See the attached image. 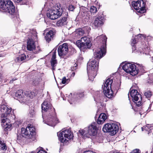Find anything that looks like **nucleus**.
I'll use <instances>...</instances> for the list:
<instances>
[{"label": "nucleus", "mask_w": 153, "mask_h": 153, "mask_svg": "<svg viewBox=\"0 0 153 153\" xmlns=\"http://www.w3.org/2000/svg\"><path fill=\"white\" fill-rule=\"evenodd\" d=\"M24 94V92L23 93L22 90L17 91L15 94V97L18 99L19 101L21 103L25 102L27 101L26 97Z\"/></svg>", "instance_id": "nucleus-16"}, {"label": "nucleus", "mask_w": 153, "mask_h": 153, "mask_svg": "<svg viewBox=\"0 0 153 153\" xmlns=\"http://www.w3.org/2000/svg\"><path fill=\"white\" fill-rule=\"evenodd\" d=\"M17 138L18 139L20 140L21 138V136H19V135H17Z\"/></svg>", "instance_id": "nucleus-47"}, {"label": "nucleus", "mask_w": 153, "mask_h": 153, "mask_svg": "<svg viewBox=\"0 0 153 153\" xmlns=\"http://www.w3.org/2000/svg\"><path fill=\"white\" fill-rule=\"evenodd\" d=\"M97 123L96 122L92 123L87 127L83 129L80 130L79 132L82 135H85L88 137L89 136H96L97 132Z\"/></svg>", "instance_id": "nucleus-6"}, {"label": "nucleus", "mask_w": 153, "mask_h": 153, "mask_svg": "<svg viewBox=\"0 0 153 153\" xmlns=\"http://www.w3.org/2000/svg\"><path fill=\"white\" fill-rule=\"evenodd\" d=\"M24 94H25V96L26 97V99L27 97H30V98H32L35 96V93L33 91H29L24 92Z\"/></svg>", "instance_id": "nucleus-25"}, {"label": "nucleus", "mask_w": 153, "mask_h": 153, "mask_svg": "<svg viewBox=\"0 0 153 153\" xmlns=\"http://www.w3.org/2000/svg\"><path fill=\"white\" fill-rule=\"evenodd\" d=\"M97 10V8L94 6H92L90 8V11L91 14L96 13Z\"/></svg>", "instance_id": "nucleus-32"}, {"label": "nucleus", "mask_w": 153, "mask_h": 153, "mask_svg": "<svg viewBox=\"0 0 153 153\" xmlns=\"http://www.w3.org/2000/svg\"><path fill=\"white\" fill-rule=\"evenodd\" d=\"M68 50V44L64 43L62 45H60L58 49L59 55L62 58H64L67 54Z\"/></svg>", "instance_id": "nucleus-15"}, {"label": "nucleus", "mask_w": 153, "mask_h": 153, "mask_svg": "<svg viewBox=\"0 0 153 153\" xmlns=\"http://www.w3.org/2000/svg\"><path fill=\"white\" fill-rule=\"evenodd\" d=\"M144 94L146 97L149 100L152 95V93L150 91H148L144 93Z\"/></svg>", "instance_id": "nucleus-30"}, {"label": "nucleus", "mask_w": 153, "mask_h": 153, "mask_svg": "<svg viewBox=\"0 0 153 153\" xmlns=\"http://www.w3.org/2000/svg\"><path fill=\"white\" fill-rule=\"evenodd\" d=\"M113 82V78H108L102 86V88H103V92L105 95L108 98H111L113 96V89H116V90H118L120 85H120H117L116 87L112 86V88L111 85Z\"/></svg>", "instance_id": "nucleus-4"}, {"label": "nucleus", "mask_w": 153, "mask_h": 153, "mask_svg": "<svg viewBox=\"0 0 153 153\" xmlns=\"http://www.w3.org/2000/svg\"><path fill=\"white\" fill-rule=\"evenodd\" d=\"M55 33V32L52 30H50L47 33L45 37V39L47 42H49L51 40V39L53 38Z\"/></svg>", "instance_id": "nucleus-22"}, {"label": "nucleus", "mask_w": 153, "mask_h": 153, "mask_svg": "<svg viewBox=\"0 0 153 153\" xmlns=\"http://www.w3.org/2000/svg\"><path fill=\"white\" fill-rule=\"evenodd\" d=\"M106 118L107 116L104 113L101 114L98 118L97 123L99 124H102Z\"/></svg>", "instance_id": "nucleus-20"}, {"label": "nucleus", "mask_w": 153, "mask_h": 153, "mask_svg": "<svg viewBox=\"0 0 153 153\" xmlns=\"http://www.w3.org/2000/svg\"><path fill=\"white\" fill-rule=\"evenodd\" d=\"M146 48H147L148 50V49L149 48V47H148L147 46V47H146Z\"/></svg>", "instance_id": "nucleus-48"}, {"label": "nucleus", "mask_w": 153, "mask_h": 153, "mask_svg": "<svg viewBox=\"0 0 153 153\" xmlns=\"http://www.w3.org/2000/svg\"><path fill=\"white\" fill-rule=\"evenodd\" d=\"M83 153H96V152H94L90 150H88L85 151Z\"/></svg>", "instance_id": "nucleus-41"}, {"label": "nucleus", "mask_w": 153, "mask_h": 153, "mask_svg": "<svg viewBox=\"0 0 153 153\" xmlns=\"http://www.w3.org/2000/svg\"><path fill=\"white\" fill-rule=\"evenodd\" d=\"M118 129V126L115 123H106L102 128V130L104 132H109L111 135L116 134Z\"/></svg>", "instance_id": "nucleus-9"}, {"label": "nucleus", "mask_w": 153, "mask_h": 153, "mask_svg": "<svg viewBox=\"0 0 153 153\" xmlns=\"http://www.w3.org/2000/svg\"><path fill=\"white\" fill-rule=\"evenodd\" d=\"M39 82V79L38 78H36L33 80V84L35 85H36L38 84Z\"/></svg>", "instance_id": "nucleus-35"}, {"label": "nucleus", "mask_w": 153, "mask_h": 153, "mask_svg": "<svg viewBox=\"0 0 153 153\" xmlns=\"http://www.w3.org/2000/svg\"><path fill=\"white\" fill-rule=\"evenodd\" d=\"M104 17L102 16L96 18L94 22V26L96 27H98L102 25L104 23Z\"/></svg>", "instance_id": "nucleus-18"}, {"label": "nucleus", "mask_w": 153, "mask_h": 153, "mask_svg": "<svg viewBox=\"0 0 153 153\" xmlns=\"http://www.w3.org/2000/svg\"><path fill=\"white\" fill-rule=\"evenodd\" d=\"M76 44L81 50L85 48H89L91 46V39L87 37H82L80 40H78L76 42Z\"/></svg>", "instance_id": "nucleus-8"}, {"label": "nucleus", "mask_w": 153, "mask_h": 153, "mask_svg": "<svg viewBox=\"0 0 153 153\" xmlns=\"http://www.w3.org/2000/svg\"><path fill=\"white\" fill-rule=\"evenodd\" d=\"M56 52H54L53 53L51 61V65L52 67V69L53 70H54L55 69V67L56 66V64L57 63V60L56 59Z\"/></svg>", "instance_id": "nucleus-21"}, {"label": "nucleus", "mask_w": 153, "mask_h": 153, "mask_svg": "<svg viewBox=\"0 0 153 153\" xmlns=\"http://www.w3.org/2000/svg\"><path fill=\"white\" fill-rule=\"evenodd\" d=\"M69 102L70 103V104H73V103L72 102H71L70 101Z\"/></svg>", "instance_id": "nucleus-49"}, {"label": "nucleus", "mask_w": 153, "mask_h": 153, "mask_svg": "<svg viewBox=\"0 0 153 153\" xmlns=\"http://www.w3.org/2000/svg\"><path fill=\"white\" fill-rule=\"evenodd\" d=\"M139 93L137 92V90H133L132 89L130 92V93L128 94V97H129V95H130L131 97H134L137 94H139Z\"/></svg>", "instance_id": "nucleus-27"}, {"label": "nucleus", "mask_w": 153, "mask_h": 153, "mask_svg": "<svg viewBox=\"0 0 153 153\" xmlns=\"http://www.w3.org/2000/svg\"><path fill=\"white\" fill-rule=\"evenodd\" d=\"M152 58H153V57H152Z\"/></svg>", "instance_id": "nucleus-51"}, {"label": "nucleus", "mask_w": 153, "mask_h": 153, "mask_svg": "<svg viewBox=\"0 0 153 153\" xmlns=\"http://www.w3.org/2000/svg\"><path fill=\"white\" fill-rule=\"evenodd\" d=\"M0 10L12 15H14L15 13V7L10 0H0Z\"/></svg>", "instance_id": "nucleus-5"}, {"label": "nucleus", "mask_w": 153, "mask_h": 153, "mask_svg": "<svg viewBox=\"0 0 153 153\" xmlns=\"http://www.w3.org/2000/svg\"><path fill=\"white\" fill-rule=\"evenodd\" d=\"M132 41L131 42V45L132 46H134V44L136 43L137 42V40H136V38L134 39H132Z\"/></svg>", "instance_id": "nucleus-39"}, {"label": "nucleus", "mask_w": 153, "mask_h": 153, "mask_svg": "<svg viewBox=\"0 0 153 153\" xmlns=\"http://www.w3.org/2000/svg\"><path fill=\"white\" fill-rule=\"evenodd\" d=\"M136 68L137 70H138V74H139L140 75L145 72L144 67L142 65L139 64Z\"/></svg>", "instance_id": "nucleus-26"}, {"label": "nucleus", "mask_w": 153, "mask_h": 153, "mask_svg": "<svg viewBox=\"0 0 153 153\" xmlns=\"http://www.w3.org/2000/svg\"><path fill=\"white\" fill-rule=\"evenodd\" d=\"M62 14V9H50L47 13L48 18L54 20L60 17Z\"/></svg>", "instance_id": "nucleus-12"}, {"label": "nucleus", "mask_w": 153, "mask_h": 153, "mask_svg": "<svg viewBox=\"0 0 153 153\" xmlns=\"http://www.w3.org/2000/svg\"><path fill=\"white\" fill-rule=\"evenodd\" d=\"M149 126H143L141 128L142 130L143 131V130H148V129H149Z\"/></svg>", "instance_id": "nucleus-38"}, {"label": "nucleus", "mask_w": 153, "mask_h": 153, "mask_svg": "<svg viewBox=\"0 0 153 153\" xmlns=\"http://www.w3.org/2000/svg\"><path fill=\"white\" fill-rule=\"evenodd\" d=\"M0 148L2 150H6L7 149V147L4 141H0Z\"/></svg>", "instance_id": "nucleus-28"}, {"label": "nucleus", "mask_w": 153, "mask_h": 153, "mask_svg": "<svg viewBox=\"0 0 153 153\" xmlns=\"http://www.w3.org/2000/svg\"><path fill=\"white\" fill-rule=\"evenodd\" d=\"M37 153H47V152L45 151L40 150L37 152Z\"/></svg>", "instance_id": "nucleus-43"}, {"label": "nucleus", "mask_w": 153, "mask_h": 153, "mask_svg": "<svg viewBox=\"0 0 153 153\" xmlns=\"http://www.w3.org/2000/svg\"><path fill=\"white\" fill-rule=\"evenodd\" d=\"M85 32L81 28L78 29L76 32V33L77 34V36H82L84 33Z\"/></svg>", "instance_id": "nucleus-29"}, {"label": "nucleus", "mask_w": 153, "mask_h": 153, "mask_svg": "<svg viewBox=\"0 0 153 153\" xmlns=\"http://www.w3.org/2000/svg\"><path fill=\"white\" fill-rule=\"evenodd\" d=\"M32 153H33V152H32Z\"/></svg>", "instance_id": "nucleus-52"}, {"label": "nucleus", "mask_w": 153, "mask_h": 153, "mask_svg": "<svg viewBox=\"0 0 153 153\" xmlns=\"http://www.w3.org/2000/svg\"><path fill=\"white\" fill-rule=\"evenodd\" d=\"M103 38L102 41L103 45L101 47L97 49L94 54V57L90 59L88 63L87 71L89 79L92 81L97 75V72L98 66V63L97 60L101 58L105 54L106 51V43L107 39L105 36L103 35L100 36Z\"/></svg>", "instance_id": "nucleus-1"}, {"label": "nucleus", "mask_w": 153, "mask_h": 153, "mask_svg": "<svg viewBox=\"0 0 153 153\" xmlns=\"http://www.w3.org/2000/svg\"><path fill=\"white\" fill-rule=\"evenodd\" d=\"M84 96V94L83 93H79L78 94H77V96H78V97H79L80 98H81L82 97H83Z\"/></svg>", "instance_id": "nucleus-40"}, {"label": "nucleus", "mask_w": 153, "mask_h": 153, "mask_svg": "<svg viewBox=\"0 0 153 153\" xmlns=\"http://www.w3.org/2000/svg\"><path fill=\"white\" fill-rule=\"evenodd\" d=\"M147 39H150L151 40H152L153 39V37H152V36H148L147 37Z\"/></svg>", "instance_id": "nucleus-45"}, {"label": "nucleus", "mask_w": 153, "mask_h": 153, "mask_svg": "<svg viewBox=\"0 0 153 153\" xmlns=\"http://www.w3.org/2000/svg\"><path fill=\"white\" fill-rule=\"evenodd\" d=\"M123 69L126 73H129L132 76H134L138 74V70L136 66L131 63L125 64L122 67Z\"/></svg>", "instance_id": "nucleus-10"}, {"label": "nucleus", "mask_w": 153, "mask_h": 153, "mask_svg": "<svg viewBox=\"0 0 153 153\" xmlns=\"http://www.w3.org/2000/svg\"><path fill=\"white\" fill-rule=\"evenodd\" d=\"M63 15V13L62 18L57 21L56 22V25L58 26L61 27L66 25L67 23V20L68 16V13L66 12L65 15L64 16Z\"/></svg>", "instance_id": "nucleus-17"}, {"label": "nucleus", "mask_w": 153, "mask_h": 153, "mask_svg": "<svg viewBox=\"0 0 153 153\" xmlns=\"http://www.w3.org/2000/svg\"><path fill=\"white\" fill-rule=\"evenodd\" d=\"M144 46L143 45H141L140 46V47H139L138 48V51H139L140 53L145 51V50H146V49L144 48Z\"/></svg>", "instance_id": "nucleus-33"}, {"label": "nucleus", "mask_w": 153, "mask_h": 153, "mask_svg": "<svg viewBox=\"0 0 153 153\" xmlns=\"http://www.w3.org/2000/svg\"><path fill=\"white\" fill-rule=\"evenodd\" d=\"M132 6L140 13H143L146 11V3L143 0H138L137 1H133L132 3Z\"/></svg>", "instance_id": "nucleus-11"}, {"label": "nucleus", "mask_w": 153, "mask_h": 153, "mask_svg": "<svg viewBox=\"0 0 153 153\" xmlns=\"http://www.w3.org/2000/svg\"><path fill=\"white\" fill-rule=\"evenodd\" d=\"M42 117L45 123L51 126H55L58 123L56 117L55 109L48 100H45L41 105Z\"/></svg>", "instance_id": "nucleus-2"}, {"label": "nucleus", "mask_w": 153, "mask_h": 153, "mask_svg": "<svg viewBox=\"0 0 153 153\" xmlns=\"http://www.w3.org/2000/svg\"><path fill=\"white\" fill-rule=\"evenodd\" d=\"M69 79H66L65 77H64L62 79V84H68L70 81Z\"/></svg>", "instance_id": "nucleus-31"}, {"label": "nucleus", "mask_w": 153, "mask_h": 153, "mask_svg": "<svg viewBox=\"0 0 153 153\" xmlns=\"http://www.w3.org/2000/svg\"><path fill=\"white\" fill-rule=\"evenodd\" d=\"M37 38V35L36 30H31L27 41V50L29 51H34V53H39L41 51L39 46L36 47L34 41L36 40Z\"/></svg>", "instance_id": "nucleus-3"}, {"label": "nucleus", "mask_w": 153, "mask_h": 153, "mask_svg": "<svg viewBox=\"0 0 153 153\" xmlns=\"http://www.w3.org/2000/svg\"><path fill=\"white\" fill-rule=\"evenodd\" d=\"M35 112L33 110H31L28 114V116L30 117H33L35 116Z\"/></svg>", "instance_id": "nucleus-34"}, {"label": "nucleus", "mask_w": 153, "mask_h": 153, "mask_svg": "<svg viewBox=\"0 0 153 153\" xmlns=\"http://www.w3.org/2000/svg\"><path fill=\"white\" fill-rule=\"evenodd\" d=\"M140 151L138 149L133 150L130 153H140Z\"/></svg>", "instance_id": "nucleus-37"}, {"label": "nucleus", "mask_w": 153, "mask_h": 153, "mask_svg": "<svg viewBox=\"0 0 153 153\" xmlns=\"http://www.w3.org/2000/svg\"><path fill=\"white\" fill-rule=\"evenodd\" d=\"M133 101L136 103L137 105L139 106L142 104V102H141L142 100V97L141 95L139 94H137L135 96L132 97Z\"/></svg>", "instance_id": "nucleus-19"}, {"label": "nucleus", "mask_w": 153, "mask_h": 153, "mask_svg": "<svg viewBox=\"0 0 153 153\" xmlns=\"http://www.w3.org/2000/svg\"><path fill=\"white\" fill-rule=\"evenodd\" d=\"M16 80V79H13V80H13V81H14V80Z\"/></svg>", "instance_id": "nucleus-50"}, {"label": "nucleus", "mask_w": 153, "mask_h": 153, "mask_svg": "<svg viewBox=\"0 0 153 153\" xmlns=\"http://www.w3.org/2000/svg\"><path fill=\"white\" fill-rule=\"evenodd\" d=\"M11 111V108L8 107L7 105L3 104L0 106V111L1 112V117L3 119H6L7 120L9 119Z\"/></svg>", "instance_id": "nucleus-13"}, {"label": "nucleus", "mask_w": 153, "mask_h": 153, "mask_svg": "<svg viewBox=\"0 0 153 153\" xmlns=\"http://www.w3.org/2000/svg\"><path fill=\"white\" fill-rule=\"evenodd\" d=\"M15 2L18 3L21 1L22 0H14Z\"/></svg>", "instance_id": "nucleus-46"}, {"label": "nucleus", "mask_w": 153, "mask_h": 153, "mask_svg": "<svg viewBox=\"0 0 153 153\" xmlns=\"http://www.w3.org/2000/svg\"><path fill=\"white\" fill-rule=\"evenodd\" d=\"M6 120H7L6 119H2V124L1 125L5 131H8L11 127V125L10 124H8L6 121Z\"/></svg>", "instance_id": "nucleus-23"}, {"label": "nucleus", "mask_w": 153, "mask_h": 153, "mask_svg": "<svg viewBox=\"0 0 153 153\" xmlns=\"http://www.w3.org/2000/svg\"><path fill=\"white\" fill-rule=\"evenodd\" d=\"M75 9V7L74 6L72 5H70L69 6L68 10L69 11H73Z\"/></svg>", "instance_id": "nucleus-36"}, {"label": "nucleus", "mask_w": 153, "mask_h": 153, "mask_svg": "<svg viewBox=\"0 0 153 153\" xmlns=\"http://www.w3.org/2000/svg\"><path fill=\"white\" fill-rule=\"evenodd\" d=\"M143 36V35H142V34H140L136 36L137 39V38H138V40L140 39H141L140 38H141V37L140 36Z\"/></svg>", "instance_id": "nucleus-44"}, {"label": "nucleus", "mask_w": 153, "mask_h": 153, "mask_svg": "<svg viewBox=\"0 0 153 153\" xmlns=\"http://www.w3.org/2000/svg\"><path fill=\"white\" fill-rule=\"evenodd\" d=\"M57 135L60 141L62 143L66 145L69 140H73V134L71 129L65 130L59 133H57Z\"/></svg>", "instance_id": "nucleus-7"}, {"label": "nucleus", "mask_w": 153, "mask_h": 153, "mask_svg": "<svg viewBox=\"0 0 153 153\" xmlns=\"http://www.w3.org/2000/svg\"><path fill=\"white\" fill-rule=\"evenodd\" d=\"M74 66L73 67L71 68V70L72 71H73L74 70H75L76 68V67L77 66V65L75 63L74 65Z\"/></svg>", "instance_id": "nucleus-42"}, {"label": "nucleus", "mask_w": 153, "mask_h": 153, "mask_svg": "<svg viewBox=\"0 0 153 153\" xmlns=\"http://www.w3.org/2000/svg\"><path fill=\"white\" fill-rule=\"evenodd\" d=\"M26 58V55L24 54H22L17 57L15 59L16 62H20L25 60Z\"/></svg>", "instance_id": "nucleus-24"}, {"label": "nucleus", "mask_w": 153, "mask_h": 153, "mask_svg": "<svg viewBox=\"0 0 153 153\" xmlns=\"http://www.w3.org/2000/svg\"><path fill=\"white\" fill-rule=\"evenodd\" d=\"M35 133V128L33 127L28 126L26 128H22L21 129V134L22 137H26V136H29L31 138Z\"/></svg>", "instance_id": "nucleus-14"}]
</instances>
